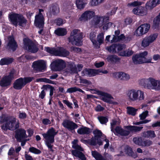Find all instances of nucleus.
<instances>
[{"mask_svg": "<svg viewBox=\"0 0 160 160\" xmlns=\"http://www.w3.org/2000/svg\"><path fill=\"white\" fill-rule=\"evenodd\" d=\"M142 128V127H138L134 126H130L129 127V130L132 132H136L140 131Z\"/></svg>", "mask_w": 160, "mask_h": 160, "instance_id": "46", "label": "nucleus"}, {"mask_svg": "<svg viewBox=\"0 0 160 160\" xmlns=\"http://www.w3.org/2000/svg\"><path fill=\"white\" fill-rule=\"evenodd\" d=\"M156 6L152 0L148 2L145 5L146 8L148 10H152Z\"/></svg>", "mask_w": 160, "mask_h": 160, "instance_id": "40", "label": "nucleus"}, {"mask_svg": "<svg viewBox=\"0 0 160 160\" xmlns=\"http://www.w3.org/2000/svg\"><path fill=\"white\" fill-rule=\"evenodd\" d=\"M148 115V111H145L143 112L139 115L140 119L143 120Z\"/></svg>", "mask_w": 160, "mask_h": 160, "instance_id": "52", "label": "nucleus"}, {"mask_svg": "<svg viewBox=\"0 0 160 160\" xmlns=\"http://www.w3.org/2000/svg\"><path fill=\"white\" fill-rule=\"evenodd\" d=\"M29 151L33 153L36 154H40L41 152L40 151L33 147H32L29 148Z\"/></svg>", "mask_w": 160, "mask_h": 160, "instance_id": "55", "label": "nucleus"}, {"mask_svg": "<svg viewBox=\"0 0 160 160\" xmlns=\"http://www.w3.org/2000/svg\"><path fill=\"white\" fill-rule=\"evenodd\" d=\"M15 137L19 142L27 137L25 131L22 128L19 129L16 132Z\"/></svg>", "mask_w": 160, "mask_h": 160, "instance_id": "20", "label": "nucleus"}, {"mask_svg": "<svg viewBox=\"0 0 160 160\" xmlns=\"http://www.w3.org/2000/svg\"><path fill=\"white\" fill-rule=\"evenodd\" d=\"M54 32L56 35L60 36H64L67 33L66 29L63 28H58Z\"/></svg>", "mask_w": 160, "mask_h": 160, "instance_id": "31", "label": "nucleus"}, {"mask_svg": "<svg viewBox=\"0 0 160 160\" xmlns=\"http://www.w3.org/2000/svg\"><path fill=\"white\" fill-rule=\"evenodd\" d=\"M118 8L117 7H114L112 8V9L110 12L107 13V15L109 16H112L115 14Z\"/></svg>", "mask_w": 160, "mask_h": 160, "instance_id": "62", "label": "nucleus"}, {"mask_svg": "<svg viewBox=\"0 0 160 160\" xmlns=\"http://www.w3.org/2000/svg\"><path fill=\"white\" fill-rule=\"evenodd\" d=\"M109 17H94L92 21V24L96 27H101L104 22L107 20H108Z\"/></svg>", "mask_w": 160, "mask_h": 160, "instance_id": "9", "label": "nucleus"}, {"mask_svg": "<svg viewBox=\"0 0 160 160\" xmlns=\"http://www.w3.org/2000/svg\"><path fill=\"white\" fill-rule=\"evenodd\" d=\"M94 12L92 11H87L81 15L79 20L81 21H87L94 16Z\"/></svg>", "mask_w": 160, "mask_h": 160, "instance_id": "21", "label": "nucleus"}, {"mask_svg": "<svg viewBox=\"0 0 160 160\" xmlns=\"http://www.w3.org/2000/svg\"><path fill=\"white\" fill-rule=\"evenodd\" d=\"M127 112L128 114L132 116H135L138 109L132 107H127Z\"/></svg>", "mask_w": 160, "mask_h": 160, "instance_id": "43", "label": "nucleus"}, {"mask_svg": "<svg viewBox=\"0 0 160 160\" xmlns=\"http://www.w3.org/2000/svg\"><path fill=\"white\" fill-rule=\"evenodd\" d=\"M19 122L14 117H9L5 119L1 128L2 130L6 131L8 129L14 130L19 127Z\"/></svg>", "mask_w": 160, "mask_h": 160, "instance_id": "4", "label": "nucleus"}, {"mask_svg": "<svg viewBox=\"0 0 160 160\" xmlns=\"http://www.w3.org/2000/svg\"><path fill=\"white\" fill-rule=\"evenodd\" d=\"M56 22L57 25L59 26L65 23L66 20L61 18H58L56 20Z\"/></svg>", "mask_w": 160, "mask_h": 160, "instance_id": "59", "label": "nucleus"}, {"mask_svg": "<svg viewBox=\"0 0 160 160\" xmlns=\"http://www.w3.org/2000/svg\"><path fill=\"white\" fill-rule=\"evenodd\" d=\"M55 62L57 67L60 69L63 68L65 65V62L61 59L56 60Z\"/></svg>", "mask_w": 160, "mask_h": 160, "instance_id": "41", "label": "nucleus"}, {"mask_svg": "<svg viewBox=\"0 0 160 160\" xmlns=\"http://www.w3.org/2000/svg\"><path fill=\"white\" fill-rule=\"evenodd\" d=\"M13 59L12 58H5L2 59L0 61V65H8L11 63L13 62Z\"/></svg>", "mask_w": 160, "mask_h": 160, "instance_id": "36", "label": "nucleus"}, {"mask_svg": "<svg viewBox=\"0 0 160 160\" xmlns=\"http://www.w3.org/2000/svg\"><path fill=\"white\" fill-rule=\"evenodd\" d=\"M24 86L22 78H20L17 79L13 84V88L17 90L22 89Z\"/></svg>", "mask_w": 160, "mask_h": 160, "instance_id": "25", "label": "nucleus"}, {"mask_svg": "<svg viewBox=\"0 0 160 160\" xmlns=\"http://www.w3.org/2000/svg\"><path fill=\"white\" fill-rule=\"evenodd\" d=\"M104 33L101 32L99 33L97 37V41H96V43L98 46H94L96 48H99L100 45L103 43L104 41Z\"/></svg>", "mask_w": 160, "mask_h": 160, "instance_id": "26", "label": "nucleus"}, {"mask_svg": "<svg viewBox=\"0 0 160 160\" xmlns=\"http://www.w3.org/2000/svg\"><path fill=\"white\" fill-rule=\"evenodd\" d=\"M27 22V20L24 17L21 16L18 19V24L21 27H24L26 25Z\"/></svg>", "mask_w": 160, "mask_h": 160, "instance_id": "42", "label": "nucleus"}, {"mask_svg": "<svg viewBox=\"0 0 160 160\" xmlns=\"http://www.w3.org/2000/svg\"><path fill=\"white\" fill-rule=\"evenodd\" d=\"M21 16L18 14L13 13H11L9 15V18L11 22L13 25L15 26L17 25L18 19Z\"/></svg>", "mask_w": 160, "mask_h": 160, "instance_id": "24", "label": "nucleus"}, {"mask_svg": "<svg viewBox=\"0 0 160 160\" xmlns=\"http://www.w3.org/2000/svg\"><path fill=\"white\" fill-rule=\"evenodd\" d=\"M45 50L48 52L55 56L65 57L69 54L68 51L61 47L56 48L47 47L45 48Z\"/></svg>", "mask_w": 160, "mask_h": 160, "instance_id": "5", "label": "nucleus"}, {"mask_svg": "<svg viewBox=\"0 0 160 160\" xmlns=\"http://www.w3.org/2000/svg\"><path fill=\"white\" fill-rule=\"evenodd\" d=\"M113 132L116 135H120L122 136H126L128 135L130 133L128 131L123 129L121 127H117L113 129Z\"/></svg>", "mask_w": 160, "mask_h": 160, "instance_id": "23", "label": "nucleus"}, {"mask_svg": "<svg viewBox=\"0 0 160 160\" xmlns=\"http://www.w3.org/2000/svg\"><path fill=\"white\" fill-rule=\"evenodd\" d=\"M152 144V142L149 140H142L141 146L142 147L149 146Z\"/></svg>", "mask_w": 160, "mask_h": 160, "instance_id": "50", "label": "nucleus"}, {"mask_svg": "<svg viewBox=\"0 0 160 160\" xmlns=\"http://www.w3.org/2000/svg\"><path fill=\"white\" fill-rule=\"evenodd\" d=\"M32 66L35 70L37 72L42 71L45 68V62L43 60H38L34 62Z\"/></svg>", "mask_w": 160, "mask_h": 160, "instance_id": "17", "label": "nucleus"}, {"mask_svg": "<svg viewBox=\"0 0 160 160\" xmlns=\"http://www.w3.org/2000/svg\"><path fill=\"white\" fill-rule=\"evenodd\" d=\"M77 87H75L69 88L68 89L66 92L72 93V92L77 91Z\"/></svg>", "mask_w": 160, "mask_h": 160, "instance_id": "64", "label": "nucleus"}, {"mask_svg": "<svg viewBox=\"0 0 160 160\" xmlns=\"http://www.w3.org/2000/svg\"><path fill=\"white\" fill-rule=\"evenodd\" d=\"M80 83L84 84L86 86H88L92 84V82L87 79L81 78L80 79Z\"/></svg>", "mask_w": 160, "mask_h": 160, "instance_id": "49", "label": "nucleus"}, {"mask_svg": "<svg viewBox=\"0 0 160 160\" xmlns=\"http://www.w3.org/2000/svg\"><path fill=\"white\" fill-rule=\"evenodd\" d=\"M126 38H125V36L123 34H121L120 35L118 36V37H115L113 38L112 40H111V42H116L120 41H126Z\"/></svg>", "mask_w": 160, "mask_h": 160, "instance_id": "34", "label": "nucleus"}, {"mask_svg": "<svg viewBox=\"0 0 160 160\" xmlns=\"http://www.w3.org/2000/svg\"><path fill=\"white\" fill-rule=\"evenodd\" d=\"M37 82H45L49 83H53V82L50 80L46 78H40L37 79Z\"/></svg>", "mask_w": 160, "mask_h": 160, "instance_id": "51", "label": "nucleus"}, {"mask_svg": "<svg viewBox=\"0 0 160 160\" xmlns=\"http://www.w3.org/2000/svg\"><path fill=\"white\" fill-rule=\"evenodd\" d=\"M33 79V78L31 77H27L23 78V82L24 85H25L27 83L32 81Z\"/></svg>", "mask_w": 160, "mask_h": 160, "instance_id": "57", "label": "nucleus"}, {"mask_svg": "<svg viewBox=\"0 0 160 160\" xmlns=\"http://www.w3.org/2000/svg\"><path fill=\"white\" fill-rule=\"evenodd\" d=\"M58 132L54 128H52L49 129L46 133L42 134L45 144L48 148V150L53 152L52 144L54 142V137Z\"/></svg>", "mask_w": 160, "mask_h": 160, "instance_id": "1", "label": "nucleus"}, {"mask_svg": "<svg viewBox=\"0 0 160 160\" xmlns=\"http://www.w3.org/2000/svg\"><path fill=\"white\" fill-rule=\"evenodd\" d=\"M92 154L96 160H106L102 156L96 151H92Z\"/></svg>", "mask_w": 160, "mask_h": 160, "instance_id": "35", "label": "nucleus"}, {"mask_svg": "<svg viewBox=\"0 0 160 160\" xmlns=\"http://www.w3.org/2000/svg\"><path fill=\"white\" fill-rule=\"evenodd\" d=\"M107 60L109 62H116L119 61L120 59L116 55L109 56L107 58Z\"/></svg>", "mask_w": 160, "mask_h": 160, "instance_id": "33", "label": "nucleus"}, {"mask_svg": "<svg viewBox=\"0 0 160 160\" xmlns=\"http://www.w3.org/2000/svg\"><path fill=\"white\" fill-rule=\"evenodd\" d=\"M160 23V13L153 20V27L154 29L158 28Z\"/></svg>", "mask_w": 160, "mask_h": 160, "instance_id": "39", "label": "nucleus"}, {"mask_svg": "<svg viewBox=\"0 0 160 160\" xmlns=\"http://www.w3.org/2000/svg\"><path fill=\"white\" fill-rule=\"evenodd\" d=\"M93 132L95 135V137L100 138V137L102 136V132L99 130L96 129L93 131Z\"/></svg>", "mask_w": 160, "mask_h": 160, "instance_id": "61", "label": "nucleus"}, {"mask_svg": "<svg viewBox=\"0 0 160 160\" xmlns=\"http://www.w3.org/2000/svg\"><path fill=\"white\" fill-rule=\"evenodd\" d=\"M123 148L124 149V152L128 156L133 157L134 158L136 157V155H134V153L131 147L127 146Z\"/></svg>", "mask_w": 160, "mask_h": 160, "instance_id": "32", "label": "nucleus"}, {"mask_svg": "<svg viewBox=\"0 0 160 160\" xmlns=\"http://www.w3.org/2000/svg\"><path fill=\"white\" fill-rule=\"evenodd\" d=\"M150 28L149 24L145 23L142 24L139 26L136 30L135 35L137 37L142 36L146 33Z\"/></svg>", "mask_w": 160, "mask_h": 160, "instance_id": "8", "label": "nucleus"}, {"mask_svg": "<svg viewBox=\"0 0 160 160\" xmlns=\"http://www.w3.org/2000/svg\"><path fill=\"white\" fill-rule=\"evenodd\" d=\"M156 82V79L150 77L141 79L139 81V83L145 88L153 89L155 88Z\"/></svg>", "mask_w": 160, "mask_h": 160, "instance_id": "6", "label": "nucleus"}, {"mask_svg": "<svg viewBox=\"0 0 160 160\" xmlns=\"http://www.w3.org/2000/svg\"><path fill=\"white\" fill-rule=\"evenodd\" d=\"M87 3V0H77L76 1V6L77 8L80 9L83 8Z\"/></svg>", "mask_w": 160, "mask_h": 160, "instance_id": "28", "label": "nucleus"}, {"mask_svg": "<svg viewBox=\"0 0 160 160\" xmlns=\"http://www.w3.org/2000/svg\"><path fill=\"white\" fill-rule=\"evenodd\" d=\"M7 42V48L10 50H12L13 51H15L17 47V45L13 37L11 36L9 37L8 39Z\"/></svg>", "mask_w": 160, "mask_h": 160, "instance_id": "19", "label": "nucleus"}, {"mask_svg": "<svg viewBox=\"0 0 160 160\" xmlns=\"http://www.w3.org/2000/svg\"><path fill=\"white\" fill-rule=\"evenodd\" d=\"M142 4V2L138 1H135L133 2L129 3L128 4V6H132L136 7L138 6H140Z\"/></svg>", "mask_w": 160, "mask_h": 160, "instance_id": "60", "label": "nucleus"}, {"mask_svg": "<svg viewBox=\"0 0 160 160\" xmlns=\"http://www.w3.org/2000/svg\"><path fill=\"white\" fill-rule=\"evenodd\" d=\"M23 42L26 49L29 52L35 53L37 52L38 48L36 45L30 40L25 38Z\"/></svg>", "mask_w": 160, "mask_h": 160, "instance_id": "13", "label": "nucleus"}, {"mask_svg": "<svg viewBox=\"0 0 160 160\" xmlns=\"http://www.w3.org/2000/svg\"><path fill=\"white\" fill-rule=\"evenodd\" d=\"M113 77L122 81H127L130 79L129 75L123 72H113L112 73Z\"/></svg>", "mask_w": 160, "mask_h": 160, "instance_id": "14", "label": "nucleus"}, {"mask_svg": "<svg viewBox=\"0 0 160 160\" xmlns=\"http://www.w3.org/2000/svg\"><path fill=\"white\" fill-rule=\"evenodd\" d=\"M88 71V76L89 77H93L101 72V71L99 69H89Z\"/></svg>", "mask_w": 160, "mask_h": 160, "instance_id": "38", "label": "nucleus"}, {"mask_svg": "<svg viewBox=\"0 0 160 160\" xmlns=\"http://www.w3.org/2000/svg\"><path fill=\"white\" fill-rule=\"evenodd\" d=\"M78 142V141L77 139L74 140L72 142V143L73 144L72 146V148L80 151H83V149L80 146L77 144Z\"/></svg>", "mask_w": 160, "mask_h": 160, "instance_id": "47", "label": "nucleus"}, {"mask_svg": "<svg viewBox=\"0 0 160 160\" xmlns=\"http://www.w3.org/2000/svg\"><path fill=\"white\" fill-rule=\"evenodd\" d=\"M148 54L147 51H144L143 52L136 54L138 56V58L139 60V64L144 63L151 62L152 58H150L148 59L146 57Z\"/></svg>", "mask_w": 160, "mask_h": 160, "instance_id": "18", "label": "nucleus"}, {"mask_svg": "<svg viewBox=\"0 0 160 160\" xmlns=\"http://www.w3.org/2000/svg\"><path fill=\"white\" fill-rule=\"evenodd\" d=\"M138 55L133 56L132 57V60L133 62L135 64H139V60Z\"/></svg>", "mask_w": 160, "mask_h": 160, "instance_id": "63", "label": "nucleus"}, {"mask_svg": "<svg viewBox=\"0 0 160 160\" xmlns=\"http://www.w3.org/2000/svg\"><path fill=\"white\" fill-rule=\"evenodd\" d=\"M133 141L135 144L141 146L142 141L141 138H133Z\"/></svg>", "mask_w": 160, "mask_h": 160, "instance_id": "53", "label": "nucleus"}, {"mask_svg": "<svg viewBox=\"0 0 160 160\" xmlns=\"http://www.w3.org/2000/svg\"><path fill=\"white\" fill-rule=\"evenodd\" d=\"M96 33L95 32H91L90 34V39L93 43L94 46H98V44L96 43Z\"/></svg>", "mask_w": 160, "mask_h": 160, "instance_id": "44", "label": "nucleus"}, {"mask_svg": "<svg viewBox=\"0 0 160 160\" xmlns=\"http://www.w3.org/2000/svg\"><path fill=\"white\" fill-rule=\"evenodd\" d=\"M82 67L83 65L82 64H78L76 66L73 63H70L66 71L67 74H72L77 73L78 71L81 70Z\"/></svg>", "mask_w": 160, "mask_h": 160, "instance_id": "12", "label": "nucleus"}, {"mask_svg": "<svg viewBox=\"0 0 160 160\" xmlns=\"http://www.w3.org/2000/svg\"><path fill=\"white\" fill-rule=\"evenodd\" d=\"M108 20H107L106 21L103 25V30H107L108 28H110L112 25V23L111 22H109L107 23V22Z\"/></svg>", "mask_w": 160, "mask_h": 160, "instance_id": "56", "label": "nucleus"}, {"mask_svg": "<svg viewBox=\"0 0 160 160\" xmlns=\"http://www.w3.org/2000/svg\"><path fill=\"white\" fill-rule=\"evenodd\" d=\"M14 73L15 70H12L8 75L3 77L1 81L0 85L2 87H6L10 85L12 80L14 78Z\"/></svg>", "mask_w": 160, "mask_h": 160, "instance_id": "10", "label": "nucleus"}, {"mask_svg": "<svg viewBox=\"0 0 160 160\" xmlns=\"http://www.w3.org/2000/svg\"><path fill=\"white\" fill-rule=\"evenodd\" d=\"M106 49L111 53H117L116 44H114L110 46L107 47Z\"/></svg>", "mask_w": 160, "mask_h": 160, "instance_id": "45", "label": "nucleus"}, {"mask_svg": "<svg viewBox=\"0 0 160 160\" xmlns=\"http://www.w3.org/2000/svg\"><path fill=\"white\" fill-rule=\"evenodd\" d=\"M98 119L101 123L102 124L106 123L108 121V119L105 117H99Z\"/></svg>", "mask_w": 160, "mask_h": 160, "instance_id": "58", "label": "nucleus"}, {"mask_svg": "<svg viewBox=\"0 0 160 160\" xmlns=\"http://www.w3.org/2000/svg\"><path fill=\"white\" fill-rule=\"evenodd\" d=\"M91 132L90 129L85 127H82L77 130V132L79 134H88Z\"/></svg>", "mask_w": 160, "mask_h": 160, "instance_id": "27", "label": "nucleus"}, {"mask_svg": "<svg viewBox=\"0 0 160 160\" xmlns=\"http://www.w3.org/2000/svg\"><path fill=\"white\" fill-rule=\"evenodd\" d=\"M126 95L128 100L130 102L142 101L144 98L143 92L139 90L130 89L128 91Z\"/></svg>", "mask_w": 160, "mask_h": 160, "instance_id": "3", "label": "nucleus"}, {"mask_svg": "<svg viewBox=\"0 0 160 160\" xmlns=\"http://www.w3.org/2000/svg\"><path fill=\"white\" fill-rule=\"evenodd\" d=\"M90 143L91 145L94 146H95L97 144L99 145H102V143L101 139V138L97 137H94V138H92L91 139Z\"/></svg>", "mask_w": 160, "mask_h": 160, "instance_id": "29", "label": "nucleus"}, {"mask_svg": "<svg viewBox=\"0 0 160 160\" xmlns=\"http://www.w3.org/2000/svg\"><path fill=\"white\" fill-rule=\"evenodd\" d=\"M158 36V34L156 33L152 34L146 36L141 42L142 47L144 48L148 47L151 44L156 40Z\"/></svg>", "mask_w": 160, "mask_h": 160, "instance_id": "7", "label": "nucleus"}, {"mask_svg": "<svg viewBox=\"0 0 160 160\" xmlns=\"http://www.w3.org/2000/svg\"><path fill=\"white\" fill-rule=\"evenodd\" d=\"M50 10L53 14L58 13L59 12V8L58 5L56 4H53L50 7Z\"/></svg>", "mask_w": 160, "mask_h": 160, "instance_id": "37", "label": "nucleus"}, {"mask_svg": "<svg viewBox=\"0 0 160 160\" xmlns=\"http://www.w3.org/2000/svg\"><path fill=\"white\" fill-rule=\"evenodd\" d=\"M117 53H118L123 49L126 48V45L124 44H117Z\"/></svg>", "mask_w": 160, "mask_h": 160, "instance_id": "54", "label": "nucleus"}, {"mask_svg": "<svg viewBox=\"0 0 160 160\" xmlns=\"http://www.w3.org/2000/svg\"><path fill=\"white\" fill-rule=\"evenodd\" d=\"M94 93H97L99 96L100 99L105 102H110V100L113 99L111 95L107 92L102 91H97Z\"/></svg>", "mask_w": 160, "mask_h": 160, "instance_id": "16", "label": "nucleus"}, {"mask_svg": "<svg viewBox=\"0 0 160 160\" xmlns=\"http://www.w3.org/2000/svg\"><path fill=\"white\" fill-rule=\"evenodd\" d=\"M71 152L73 156L78 157L82 160H86V158L82 152L76 150H72Z\"/></svg>", "mask_w": 160, "mask_h": 160, "instance_id": "30", "label": "nucleus"}, {"mask_svg": "<svg viewBox=\"0 0 160 160\" xmlns=\"http://www.w3.org/2000/svg\"><path fill=\"white\" fill-rule=\"evenodd\" d=\"M132 11L134 14L141 16L146 15L147 13V11L142 6L134 8Z\"/></svg>", "mask_w": 160, "mask_h": 160, "instance_id": "22", "label": "nucleus"}, {"mask_svg": "<svg viewBox=\"0 0 160 160\" xmlns=\"http://www.w3.org/2000/svg\"><path fill=\"white\" fill-rule=\"evenodd\" d=\"M82 32L79 29H75L71 32L68 40L72 45L79 46L82 44Z\"/></svg>", "mask_w": 160, "mask_h": 160, "instance_id": "2", "label": "nucleus"}, {"mask_svg": "<svg viewBox=\"0 0 160 160\" xmlns=\"http://www.w3.org/2000/svg\"><path fill=\"white\" fill-rule=\"evenodd\" d=\"M62 125L65 128L72 132H74V129L78 127L76 123L68 120H64L62 123Z\"/></svg>", "mask_w": 160, "mask_h": 160, "instance_id": "15", "label": "nucleus"}, {"mask_svg": "<svg viewBox=\"0 0 160 160\" xmlns=\"http://www.w3.org/2000/svg\"><path fill=\"white\" fill-rule=\"evenodd\" d=\"M42 12H43L42 9H39L38 14L35 17V25L39 28H42L44 24V19Z\"/></svg>", "mask_w": 160, "mask_h": 160, "instance_id": "11", "label": "nucleus"}, {"mask_svg": "<svg viewBox=\"0 0 160 160\" xmlns=\"http://www.w3.org/2000/svg\"><path fill=\"white\" fill-rule=\"evenodd\" d=\"M104 1V0H91L90 4L92 6H96L102 3Z\"/></svg>", "mask_w": 160, "mask_h": 160, "instance_id": "48", "label": "nucleus"}]
</instances>
